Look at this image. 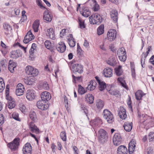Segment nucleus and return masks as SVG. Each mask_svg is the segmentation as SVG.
<instances>
[{"label": "nucleus", "mask_w": 154, "mask_h": 154, "mask_svg": "<svg viewBox=\"0 0 154 154\" xmlns=\"http://www.w3.org/2000/svg\"><path fill=\"white\" fill-rule=\"evenodd\" d=\"M89 19L91 24L99 25L102 21L101 17L97 13L93 14L89 17Z\"/></svg>", "instance_id": "f257e3e1"}, {"label": "nucleus", "mask_w": 154, "mask_h": 154, "mask_svg": "<svg viewBox=\"0 0 154 154\" xmlns=\"http://www.w3.org/2000/svg\"><path fill=\"white\" fill-rule=\"evenodd\" d=\"M103 114V118L109 123H111L114 121L113 116L112 113L108 109H104Z\"/></svg>", "instance_id": "f03ea898"}, {"label": "nucleus", "mask_w": 154, "mask_h": 154, "mask_svg": "<svg viewBox=\"0 0 154 154\" xmlns=\"http://www.w3.org/2000/svg\"><path fill=\"white\" fill-rule=\"evenodd\" d=\"M117 54L119 60L123 62H125L126 60V52L123 47L119 49L117 51Z\"/></svg>", "instance_id": "7ed1b4c3"}, {"label": "nucleus", "mask_w": 154, "mask_h": 154, "mask_svg": "<svg viewBox=\"0 0 154 154\" xmlns=\"http://www.w3.org/2000/svg\"><path fill=\"white\" fill-rule=\"evenodd\" d=\"M99 140L100 142L103 143L106 142L108 139V135L106 132L103 129L100 130L99 132Z\"/></svg>", "instance_id": "20e7f679"}, {"label": "nucleus", "mask_w": 154, "mask_h": 154, "mask_svg": "<svg viewBox=\"0 0 154 154\" xmlns=\"http://www.w3.org/2000/svg\"><path fill=\"white\" fill-rule=\"evenodd\" d=\"M19 141V138H15L12 141L8 143L7 144V146L12 150L15 151L18 148Z\"/></svg>", "instance_id": "39448f33"}, {"label": "nucleus", "mask_w": 154, "mask_h": 154, "mask_svg": "<svg viewBox=\"0 0 154 154\" xmlns=\"http://www.w3.org/2000/svg\"><path fill=\"white\" fill-rule=\"evenodd\" d=\"M116 35L117 32L115 29H110L107 33V39L110 42L113 41L116 38Z\"/></svg>", "instance_id": "423d86ee"}, {"label": "nucleus", "mask_w": 154, "mask_h": 154, "mask_svg": "<svg viewBox=\"0 0 154 154\" xmlns=\"http://www.w3.org/2000/svg\"><path fill=\"white\" fill-rule=\"evenodd\" d=\"M45 34L48 38L52 40L55 39L56 37L54 30L53 28L48 29L45 31Z\"/></svg>", "instance_id": "0eeeda50"}, {"label": "nucleus", "mask_w": 154, "mask_h": 154, "mask_svg": "<svg viewBox=\"0 0 154 154\" xmlns=\"http://www.w3.org/2000/svg\"><path fill=\"white\" fill-rule=\"evenodd\" d=\"M25 69L26 72L28 75L32 76H36L38 73V70L36 68H26Z\"/></svg>", "instance_id": "6e6552de"}, {"label": "nucleus", "mask_w": 154, "mask_h": 154, "mask_svg": "<svg viewBox=\"0 0 154 154\" xmlns=\"http://www.w3.org/2000/svg\"><path fill=\"white\" fill-rule=\"evenodd\" d=\"M36 105L38 109L43 110H46L49 106L48 104L46 103V102L42 100L38 101L36 103Z\"/></svg>", "instance_id": "1a4fd4ad"}, {"label": "nucleus", "mask_w": 154, "mask_h": 154, "mask_svg": "<svg viewBox=\"0 0 154 154\" xmlns=\"http://www.w3.org/2000/svg\"><path fill=\"white\" fill-rule=\"evenodd\" d=\"M35 36L33 35L31 31L27 32L25 36L23 42L27 44L29 42L35 38Z\"/></svg>", "instance_id": "9d476101"}, {"label": "nucleus", "mask_w": 154, "mask_h": 154, "mask_svg": "<svg viewBox=\"0 0 154 154\" xmlns=\"http://www.w3.org/2000/svg\"><path fill=\"white\" fill-rule=\"evenodd\" d=\"M107 88V90L108 91L110 94L117 97L120 95V93L119 91L116 90H113L114 88L112 85H109Z\"/></svg>", "instance_id": "9b49d317"}, {"label": "nucleus", "mask_w": 154, "mask_h": 154, "mask_svg": "<svg viewBox=\"0 0 154 154\" xmlns=\"http://www.w3.org/2000/svg\"><path fill=\"white\" fill-rule=\"evenodd\" d=\"M121 141L122 138L120 134L118 133H116L113 138L114 144L116 146H118L121 143Z\"/></svg>", "instance_id": "f8f14e48"}, {"label": "nucleus", "mask_w": 154, "mask_h": 154, "mask_svg": "<svg viewBox=\"0 0 154 154\" xmlns=\"http://www.w3.org/2000/svg\"><path fill=\"white\" fill-rule=\"evenodd\" d=\"M106 62L108 64L114 67L118 65V60L117 58L114 57H110Z\"/></svg>", "instance_id": "ddd939ff"}, {"label": "nucleus", "mask_w": 154, "mask_h": 154, "mask_svg": "<svg viewBox=\"0 0 154 154\" xmlns=\"http://www.w3.org/2000/svg\"><path fill=\"white\" fill-rule=\"evenodd\" d=\"M24 91V86L21 83L18 84L16 87V93L17 95L20 96L23 94Z\"/></svg>", "instance_id": "4468645a"}, {"label": "nucleus", "mask_w": 154, "mask_h": 154, "mask_svg": "<svg viewBox=\"0 0 154 154\" xmlns=\"http://www.w3.org/2000/svg\"><path fill=\"white\" fill-rule=\"evenodd\" d=\"M52 18V15L50 12H48V11H46L44 12L43 18L45 22H51Z\"/></svg>", "instance_id": "2eb2a0df"}, {"label": "nucleus", "mask_w": 154, "mask_h": 154, "mask_svg": "<svg viewBox=\"0 0 154 154\" xmlns=\"http://www.w3.org/2000/svg\"><path fill=\"white\" fill-rule=\"evenodd\" d=\"M56 48L57 51L60 53H63L66 50V46L63 42H59L56 46Z\"/></svg>", "instance_id": "dca6fc26"}, {"label": "nucleus", "mask_w": 154, "mask_h": 154, "mask_svg": "<svg viewBox=\"0 0 154 154\" xmlns=\"http://www.w3.org/2000/svg\"><path fill=\"white\" fill-rule=\"evenodd\" d=\"M35 96V91L32 90H27L26 97L27 99L29 100H33Z\"/></svg>", "instance_id": "f3484780"}, {"label": "nucleus", "mask_w": 154, "mask_h": 154, "mask_svg": "<svg viewBox=\"0 0 154 154\" xmlns=\"http://www.w3.org/2000/svg\"><path fill=\"white\" fill-rule=\"evenodd\" d=\"M80 12L83 16L88 17L91 15V11L89 9L86 7H83L80 10Z\"/></svg>", "instance_id": "a211bd4d"}, {"label": "nucleus", "mask_w": 154, "mask_h": 154, "mask_svg": "<svg viewBox=\"0 0 154 154\" xmlns=\"http://www.w3.org/2000/svg\"><path fill=\"white\" fill-rule=\"evenodd\" d=\"M41 97L42 100L45 102L49 100L51 98L50 93L46 91L42 92L41 95Z\"/></svg>", "instance_id": "6ab92c4d"}, {"label": "nucleus", "mask_w": 154, "mask_h": 154, "mask_svg": "<svg viewBox=\"0 0 154 154\" xmlns=\"http://www.w3.org/2000/svg\"><path fill=\"white\" fill-rule=\"evenodd\" d=\"M32 149L30 144L27 143L23 146V151L24 154H31Z\"/></svg>", "instance_id": "aec40b11"}, {"label": "nucleus", "mask_w": 154, "mask_h": 154, "mask_svg": "<svg viewBox=\"0 0 154 154\" xmlns=\"http://www.w3.org/2000/svg\"><path fill=\"white\" fill-rule=\"evenodd\" d=\"M136 141L134 139H132L129 144L128 151L130 154L132 153L135 149Z\"/></svg>", "instance_id": "412c9836"}, {"label": "nucleus", "mask_w": 154, "mask_h": 154, "mask_svg": "<svg viewBox=\"0 0 154 154\" xmlns=\"http://www.w3.org/2000/svg\"><path fill=\"white\" fill-rule=\"evenodd\" d=\"M29 126L30 131L32 133H34L36 134L39 133V129L33 122H32L29 123Z\"/></svg>", "instance_id": "4be33fe9"}, {"label": "nucleus", "mask_w": 154, "mask_h": 154, "mask_svg": "<svg viewBox=\"0 0 154 154\" xmlns=\"http://www.w3.org/2000/svg\"><path fill=\"white\" fill-rule=\"evenodd\" d=\"M110 14L111 18L113 22L115 23H117L118 18L117 11L115 10H112L110 11Z\"/></svg>", "instance_id": "5701e85b"}, {"label": "nucleus", "mask_w": 154, "mask_h": 154, "mask_svg": "<svg viewBox=\"0 0 154 154\" xmlns=\"http://www.w3.org/2000/svg\"><path fill=\"white\" fill-rule=\"evenodd\" d=\"M118 115L120 118L122 119H125L126 118L127 115L126 110L123 107L121 106L120 107Z\"/></svg>", "instance_id": "b1692460"}, {"label": "nucleus", "mask_w": 154, "mask_h": 154, "mask_svg": "<svg viewBox=\"0 0 154 154\" xmlns=\"http://www.w3.org/2000/svg\"><path fill=\"white\" fill-rule=\"evenodd\" d=\"M117 153L118 154H127V148L124 146H120L118 148Z\"/></svg>", "instance_id": "393cba45"}, {"label": "nucleus", "mask_w": 154, "mask_h": 154, "mask_svg": "<svg viewBox=\"0 0 154 154\" xmlns=\"http://www.w3.org/2000/svg\"><path fill=\"white\" fill-rule=\"evenodd\" d=\"M103 73L105 76L107 77H110L112 75V70L111 68H105L103 71Z\"/></svg>", "instance_id": "a878e982"}, {"label": "nucleus", "mask_w": 154, "mask_h": 154, "mask_svg": "<svg viewBox=\"0 0 154 154\" xmlns=\"http://www.w3.org/2000/svg\"><path fill=\"white\" fill-rule=\"evenodd\" d=\"M3 26L5 34L6 35L10 34L11 32V30L12 29L11 27L6 23H4Z\"/></svg>", "instance_id": "bb28decb"}, {"label": "nucleus", "mask_w": 154, "mask_h": 154, "mask_svg": "<svg viewBox=\"0 0 154 154\" xmlns=\"http://www.w3.org/2000/svg\"><path fill=\"white\" fill-rule=\"evenodd\" d=\"M10 54V57L12 58H17L21 55L20 51L18 50L12 51Z\"/></svg>", "instance_id": "cd10ccee"}, {"label": "nucleus", "mask_w": 154, "mask_h": 154, "mask_svg": "<svg viewBox=\"0 0 154 154\" xmlns=\"http://www.w3.org/2000/svg\"><path fill=\"white\" fill-rule=\"evenodd\" d=\"M96 85L97 83L95 81L91 80L87 88L89 90L92 91L95 88Z\"/></svg>", "instance_id": "c85d7f7f"}, {"label": "nucleus", "mask_w": 154, "mask_h": 154, "mask_svg": "<svg viewBox=\"0 0 154 154\" xmlns=\"http://www.w3.org/2000/svg\"><path fill=\"white\" fill-rule=\"evenodd\" d=\"M78 20V22L79 25V27L82 29L85 28L86 25L85 23V20L80 17H79Z\"/></svg>", "instance_id": "c756f323"}, {"label": "nucleus", "mask_w": 154, "mask_h": 154, "mask_svg": "<svg viewBox=\"0 0 154 154\" xmlns=\"http://www.w3.org/2000/svg\"><path fill=\"white\" fill-rule=\"evenodd\" d=\"M67 39L69 46L71 47H74L75 45L74 39L73 37L72 34H70L68 37Z\"/></svg>", "instance_id": "7c9ffc66"}, {"label": "nucleus", "mask_w": 154, "mask_h": 154, "mask_svg": "<svg viewBox=\"0 0 154 154\" xmlns=\"http://www.w3.org/2000/svg\"><path fill=\"white\" fill-rule=\"evenodd\" d=\"M125 130L127 131H130L132 128V123L126 122L123 125Z\"/></svg>", "instance_id": "2f4dec72"}, {"label": "nucleus", "mask_w": 154, "mask_h": 154, "mask_svg": "<svg viewBox=\"0 0 154 154\" xmlns=\"http://www.w3.org/2000/svg\"><path fill=\"white\" fill-rule=\"evenodd\" d=\"M145 95V94L140 90H138L135 93L136 98L137 100H141L142 97Z\"/></svg>", "instance_id": "473e14b6"}, {"label": "nucleus", "mask_w": 154, "mask_h": 154, "mask_svg": "<svg viewBox=\"0 0 154 154\" xmlns=\"http://www.w3.org/2000/svg\"><path fill=\"white\" fill-rule=\"evenodd\" d=\"M85 99L88 103L90 104L93 103L94 97L93 95L90 94H86L85 96Z\"/></svg>", "instance_id": "72a5a7b5"}, {"label": "nucleus", "mask_w": 154, "mask_h": 154, "mask_svg": "<svg viewBox=\"0 0 154 154\" xmlns=\"http://www.w3.org/2000/svg\"><path fill=\"white\" fill-rule=\"evenodd\" d=\"M23 81L26 84L29 85H33L35 83L34 80L32 78H26V79H24Z\"/></svg>", "instance_id": "f704fd0d"}, {"label": "nucleus", "mask_w": 154, "mask_h": 154, "mask_svg": "<svg viewBox=\"0 0 154 154\" xmlns=\"http://www.w3.org/2000/svg\"><path fill=\"white\" fill-rule=\"evenodd\" d=\"M104 105L103 102L100 99L97 100V101L96 106L97 109L101 110Z\"/></svg>", "instance_id": "c9c22d12"}, {"label": "nucleus", "mask_w": 154, "mask_h": 154, "mask_svg": "<svg viewBox=\"0 0 154 154\" xmlns=\"http://www.w3.org/2000/svg\"><path fill=\"white\" fill-rule=\"evenodd\" d=\"M104 25L103 24L100 25L97 28V34L98 35H102L104 33Z\"/></svg>", "instance_id": "e433bc0d"}, {"label": "nucleus", "mask_w": 154, "mask_h": 154, "mask_svg": "<svg viewBox=\"0 0 154 154\" xmlns=\"http://www.w3.org/2000/svg\"><path fill=\"white\" fill-rule=\"evenodd\" d=\"M30 118L32 120V122H35L37 120L36 114L35 112L33 111H31L29 114Z\"/></svg>", "instance_id": "4c0bfd02"}, {"label": "nucleus", "mask_w": 154, "mask_h": 154, "mask_svg": "<svg viewBox=\"0 0 154 154\" xmlns=\"http://www.w3.org/2000/svg\"><path fill=\"white\" fill-rule=\"evenodd\" d=\"M39 25V21L38 20H36L33 24V28L34 31L37 32L38 31Z\"/></svg>", "instance_id": "58836bf2"}, {"label": "nucleus", "mask_w": 154, "mask_h": 154, "mask_svg": "<svg viewBox=\"0 0 154 154\" xmlns=\"http://www.w3.org/2000/svg\"><path fill=\"white\" fill-rule=\"evenodd\" d=\"M138 117H139V122H140V123H143L144 122V121L143 120V119L144 118H149V116H148L147 115H143V114H141L140 113L138 112Z\"/></svg>", "instance_id": "ea45409f"}, {"label": "nucleus", "mask_w": 154, "mask_h": 154, "mask_svg": "<svg viewBox=\"0 0 154 154\" xmlns=\"http://www.w3.org/2000/svg\"><path fill=\"white\" fill-rule=\"evenodd\" d=\"M117 80L120 82L122 86L126 89H128V87L126 85L125 80H124V78L121 77H119L117 79Z\"/></svg>", "instance_id": "a19ab883"}, {"label": "nucleus", "mask_w": 154, "mask_h": 154, "mask_svg": "<svg viewBox=\"0 0 154 154\" xmlns=\"http://www.w3.org/2000/svg\"><path fill=\"white\" fill-rule=\"evenodd\" d=\"M98 83V88L100 91H103L107 87L106 83L104 82L101 81Z\"/></svg>", "instance_id": "79ce46f5"}, {"label": "nucleus", "mask_w": 154, "mask_h": 154, "mask_svg": "<svg viewBox=\"0 0 154 154\" xmlns=\"http://www.w3.org/2000/svg\"><path fill=\"white\" fill-rule=\"evenodd\" d=\"M93 124L96 126L100 125L102 123L101 120L99 118H97L92 122Z\"/></svg>", "instance_id": "37998d69"}, {"label": "nucleus", "mask_w": 154, "mask_h": 154, "mask_svg": "<svg viewBox=\"0 0 154 154\" xmlns=\"http://www.w3.org/2000/svg\"><path fill=\"white\" fill-rule=\"evenodd\" d=\"M87 91L84 88L80 85H78V93L81 94H83L85 93Z\"/></svg>", "instance_id": "c03bdc74"}, {"label": "nucleus", "mask_w": 154, "mask_h": 154, "mask_svg": "<svg viewBox=\"0 0 154 154\" xmlns=\"http://www.w3.org/2000/svg\"><path fill=\"white\" fill-rule=\"evenodd\" d=\"M115 72L116 75L118 76L122 75L123 70L122 68H115Z\"/></svg>", "instance_id": "a18cd8bd"}, {"label": "nucleus", "mask_w": 154, "mask_h": 154, "mask_svg": "<svg viewBox=\"0 0 154 154\" xmlns=\"http://www.w3.org/2000/svg\"><path fill=\"white\" fill-rule=\"evenodd\" d=\"M71 69L74 73H75L76 72L81 73L83 71L82 68H72Z\"/></svg>", "instance_id": "49530a36"}, {"label": "nucleus", "mask_w": 154, "mask_h": 154, "mask_svg": "<svg viewBox=\"0 0 154 154\" xmlns=\"http://www.w3.org/2000/svg\"><path fill=\"white\" fill-rule=\"evenodd\" d=\"M0 93H1L5 89V84L2 78L0 79Z\"/></svg>", "instance_id": "de8ad7c7"}, {"label": "nucleus", "mask_w": 154, "mask_h": 154, "mask_svg": "<svg viewBox=\"0 0 154 154\" xmlns=\"http://www.w3.org/2000/svg\"><path fill=\"white\" fill-rule=\"evenodd\" d=\"M45 47L48 49H51L52 48L51 43L48 40H46L45 42Z\"/></svg>", "instance_id": "09e8293b"}, {"label": "nucleus", "mask_w": 154, "mask_h": 154, "mask_svg": "<svg viewBox=\"0 0 154 154\" xmlns=\"http://www.w3.org/2000/svg\"><path fill=\"white\" fill-rule=\"evenodd\" d=\"M17 63L14 62L12 60H10L9 62V64L8 67H16Z\"/></svg>", "instance_id": "8fccbe9b"}, {"label": "nucleus", "mask_w": 154, "mask_h": 154, "mask_svg": "<svg viewBox=\"0 0 154 154\" xmlns=\"http://www.w3.org/2000/svg\"><path fill=\"white\" fill-rule=\"evenodd\" d=\"M61 138L63 141H66V134L65 131H62L60 134Z\"/></svg>", "instance_id": "3c124183"}, {"label": "nucleus", "mask_w": 154, "mask_h": 154, "mask_svg": "<svg viewBox=\"0 0 154 154\" xmlns=\"http://www.w3.org/2000/svg\"><path fill=\"white\" fill-rule=\"evenodd\" d=\"M15 106L14 102L12 100H9L8 102V107L10 109L14 108Z\"/></svg>", "instance_id": "603ef678"}, {"label": "nucleus", "mask_w": 154, "mask_h": 154, "mask_svg": "<svg viewBox=\"0 0 154 154\" xmlns=\"http://www.w3.org/2000/svg\"><path fill=\"white\" fill-rule=\"evenodd\" d=\"M12 116V118L18 121H20V119L19 118V115L18 113L15 112L13 113Z\"/></svg>", "instance_id": "864d4df0"}, {"label": "nucleus", "mask_w": 154, "mask_h": 154, "mask_svg": "<svg viewBox=\"0 0 154 154\" xmlns=\"http://www.w3.org/2000/svg\"><path fill=\"white\" fill-rule=\"evenodd\" d=\"M69 65L72 66V67H77L79 66V64L77 63L75 61H72L69 63Z\"/></svg>", "instance_id": "5fc2aeb1"}, {"label": "nucleus", "mask_w": 154, "mask_h": 154, "mask_svg": "<svg viewBox=\"0 0 154 154\" xmlns=\"http://www.w3.org/2000/svg\"><path fill=\"white\" fill-rule=\"evenodd\" d=\"M81 108L85 113V114L86 115L87 114L88 110L86 108L85 106L83 104L81 105Z\"/></svg>", "instance_id": "6e6d98bb"}, {"label": "nucleus", "mask_w": 154, "mask_h": 154, "mask_svg": "<svg viewBox=\"0 0 154 154\" xmlns=\"http://www.w3.org/2000/svg\"><path fill=\"white\" fill-rule=\"evenodd\" d=\"M1 51L2 54H3L4 55H5L8 51V47H7V48H2Z\"/></svg>", "instance_id": "4d7b16f0"}, {"label": "nucleus", "mask_w": 154, "mask_h": 154, "mask_svg": "<svg viewBox=\"0 0 154 154\" xmlns=\"http://www.w3.org/2000/svg\"><path fill=\"white\" fill-rule=\"evenodd\" d=\"M148 137L150 141L154 139V133L152 132H150L148 135Z\"/></svg>", "instance_id": "13d9d810"}, {"label": "nucleus", "mask_w": 154, "mask_h": 154, "mask_svg": "<svg viewBox=\"0 0 154 154\" xmlns=\"http://www.w3.org/2000/svg\"><path fill=\"white\" fill-rule=\"evenodd\" d=\"M43 87L45 90H48L49 89L48 85L46 82H44L43 84Z\"/></svg>", "instance_id": "bf43d9fd"}, {"label": "nucleus", "mask_w": 154, "mask_h": 154, "mask_svg": "<svg viewBox=\"0 0 154 154\" xmlns=\"http://www.w3.org/2000/svg\"><path fill=\"white\" fill-rule=\"evenodd\" d=\"M4 118L2 114H0V125H2L4 122Z\"/></svg>", "instance_id": "052dcab7"}, {"label": "nucleus", "mask_w": 154, "mask_h": 154, "mask_svg": "<svg viewBox=\"0 0 154 154\" xmlns=\"http://www.w3.org/2000/svg\"><path fill=\"white\" fill-rule=\"evenodd\" d=\"M73 77V82H75L76 80H79L80 79L81 77H75L73 75H72Z\"/></svg>", "instance_id": "680f3d73"}, {"label": "nucleus", "mask_w": 154, "mask_h": 154, "mask_svg": "<svg viewBox=\"0 0 154 154\" xmlns=\"http://www.w3.org/2000/svg\"><path fill=\"white\" fill-rule=\"evenodd\" d=\"M38 5L40 7V8L42 9H46L45 7L43 6L42 4V2L41 1H38L37 2Z\"/></svg>", "instance_id": "e2e57ef3"}, {"label": "nucleus", "mask_w": 154, "mask_h": 154, "mask_svg": "<svg viewBox=\"0 0 154 154\" xmlns=\"http://www.w3.org/2000/svg\"><path fill=\"white\" fill-rule=\"evenodd\" d=\"M7 63L5 60H2L0 62V66L5 67V64Z\"/></svg>", "instance_id": "0e129e2a"}, {"label": "nucleus", "mask_w": 154, "mask_h": 154, "mask_svg": "<svg viewBox=\"0 0 154 154\" xmlns=\"http://www.w3.org/2000/svg\"><path fill=\"white\" fill-rule=\"evenodd\" d=\"M66 32V29H63L61 30L60 33V35L61 37H63L65 34Z\"/></svg>", "instance_id": "69168bd1"}, {"label": "nucleus", "mask_w": 154, "mask_h": 154, "mask_svg": "<svg viewBox=\"0 0 154 154\" xmlns=\"http://www.w3.org/2000/svg\"><path fill=\"white\" fill-rule=\"evenodd\" d=\"M131 75L132 77L135 78L136 77L135 70L134 68H131Z\"/></svg>", "instance_id": "338daca9"}, {"label": "nucleus", "mask_w": 154, "mask_h": 154, "mask_svg": "<svg viewBox=\"0 0 154 154\" xmlns=\"http://www.w3.org/2000/svg\"><path fill=\"white\" fill-rule=\"evenodd\" d=\"M20 109L21 112H23L25 111V109H26V107L25 106L23 105H20Z\"/></svg>", "instance_id": "774afa93"}]
</instances>
